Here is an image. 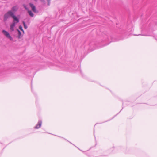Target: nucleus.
Here are the masks:
<instances>
[{
    "mask_svg": "<svg viewBox=\"0 0 157 157\" xmlns=\"http://www.w3.org/2000/svg\"><path fill=\"white\" fill-rule=\"evenodd\" d=\"M12 17L13 18V23H14V24H16V23L19 22V19L17 18L14 15L13 13Z\"/></svg>",
    "mask_w": 157,
    "mask_h": 157,
    "instance_id": "obj_4",
    "label": "nucleus"
},
{
    "mask_svg": "<svg viewBox=\"0 0 157 157\" xmlns=\"http://www.w3.org/2000/svg\"><path fill=\"white\" fill-rule=\"evenodd\" d=\"M23 6L24 7L25 9H26V10H27V11L28 10H29L27 8L26 6V5H23Z\"/></svg>",
    "mask_w": 157,
    "mask_h": 157,
    "instance_id": "obj_13",
    "label": "nucleus"
},
{
    "mask_svg": "<svg viewBox=\"0 0 157 157\" xmlns=\"http://www.w3.org/2000/svg\"><path fill=\"white\" fill-rule=\"evenodd\" d=\"M2 32L3 35L10 41H13V38L8 32L3 30L2 31Z\"/></svg>",
    "mask_w": 157,
    "mask_h": 157,
    "instance_id": "obj_1",
    "label": "nucleus"
},
{
    "mask_svg": "<svg viewBox=\"0 0 157 157\" xmlns=\"http://www.w3.org/2000/svg\"><path fill=\"white\" fill-rule=\"evenodd\" d=\"M13 13L11 11H8L4 16V20L6 21L7 19L9 18L10 16L12 17Z\"/></svg>",
    "mask_w": 157,
    "mask_h": 157,
    "instance_id": "obj_2",
    "label": "nucleus"
},
{
    "mask_svg": "<svg viewBox=\"0 0 157 157\" xmlns=\"http://www.w3.org/2000/svg\"><path fill=\"white\" fill-rule=\"evenodd\" d=\"M17 30L18 33V37L19 38H20L21 36V32L18 30L17 29Z\"/></svg>",
    "mask_w": 157,
    "mask_h": 157,
    "instance_id": "obj_9",
    "label": "nucleus"
},
{
    "mask_svg": "<svg viewBox=\"0 0 157 157\" xmlns=\"http://www.w3.org/2000/svg\"><path fill=\"white\" fill-rule=\"evenodd\" d=\"M19 29L23 31V32L24 33V31L22 27L21 26H19Z\"/></svg>",
    "mask_w": 157,
    "mask_h": 157,
    "instance_id": "obj_11",
    "label": "nucleus"
},
{
    "mask_svg": "<svg viewBox=\"0 0 157 157\" xmlns=\"http://www.w3.org/2000/svg\"><path fill=\"white\" fill-rule=\"evenodd\" d=\"M23 24L24 27L25 29H26L27 28V26L26 25L25 22L24 21L23 22Z\"/></svg>",
    "mask_w": 157,
    "mask_h": 157,
    "instance_id": "obj_10",
    "label": "nucleus"
},
{
    "mask_svg": "<svg viewBox=\"0 0 157 157\" xmlns=\"http://www.w3.org/2000/svg\"><path fill=\"white\" fill-rule=\"evenodd\" d=\"M30 6L31 7L32 9V10L35 13H37L38 12L36 10V9L35 6L33 4L31 3L29 4Z\"/></svg>",
    "mask_w": 157,
    "mask_h": 157,
    "instance_id": "obj_3",
    "label": "nucleus"
},
{
    "mask_svg": "<svg viewBox=\"0 0 157 157\" xmlns=\"http://www.w3.org/2000/svg\"><path fill=\"white\" fill-rule=\"evenodd\" d=\"M28 12L30 16L33 17L34 16V14L30 10H28Z\"/></svg>",
    "mask_w": 157,
    "mask_h": 157,
    "instance_id": "obj_8",
    "label": "nucleus"
},
{
    "mask_svg": "<svg viewBox=\"0 0 157 157\" xmlns=\"http://www.w3.org/2000/svg\"><path fill=\"white\" fill-rule=\"evenodd\" d=\"M17 9L18 8L16 6H15L12 8L11 10L10 11H11L13 13V12L16 11L17 10Z\"/></svg>",
    "mask_w": 157,
    "mask_h": 157,
    "instance_id": "obj_7",
    "label": "nucleus"
},
{
    "mask_svg": "<svg viewBox=\"0 0 157 157\" xmlns=\"http://www.w3.org/2000/svg\"><path fill=\"white\" fill-rule=\"evenodd\" d=\"M47 1L48 2V5L49 6L50 5V0H47Z\"/></svg>",
    "mask_w": 157,
    "mask_h": 157,
    "instance_id": "obj_12",
    "label": "nucleus"
},
{
    "mask_svg": "<svg viewBox=\"0 0 157 157\" xmlns=\"http://www.w3.org/2000/svg\"><path fill=\"white\" fill-rule=\"evenodd\" d=\"M41 124L42 122L41 121H40L38 122L37 124L35 127V128L36 129L39 128L41 126Z\"/></svg>",
    "mask_w": 157,
    "mask_h": 157,
    "instance_id": "obj_6",
    "label": "nucleus"
},
{
    "mask_svg": "<svg viewBox=\"0 0 157 157\" xmlns=\"http://www.w3.org/2000/svg\"><path fill=\"white\" fill-rule=\"evenodd\" d=\"M16 25V24H14V23H12L10 25V32H12L14 31L15 27Z\"/></svg>",
    "mask_w": 157,
    "mask_h": 157,
    "instance_id": "obj_5",
    "label": "nucleus"
},
{
    "mask_svg": "<svg viewBox=\"0 0 157 157\" xmlns=\"http://www.w3.org/2000/svg\"><path fill=\"white\" fill-rule=\"evenodd\" d=\"M42 2H44V0H40Z\"/></svg>",
    "mask_w": 157,
    "mask_h": 157,
    "instance_id": "obj_14",
    "label": "nucleus"
}]
</instances>
